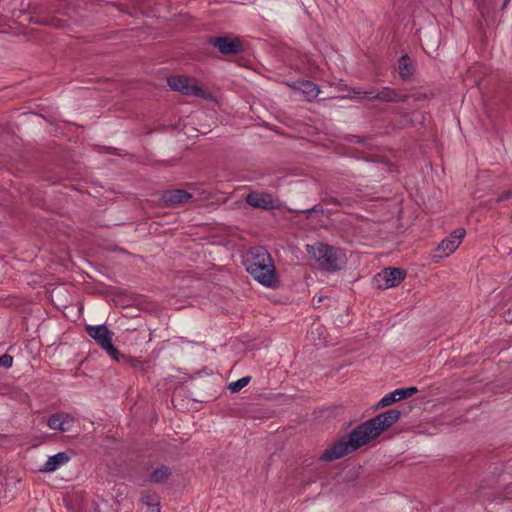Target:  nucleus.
Wrapping results in <instances>:
<instances>
[{"instance_id":"obj_1","label":"nucleus","mask_w":512,"mask_h":512,"mask_svg":"<svg viewBox=\"0 0 512 512\" xmlns=\"http://www.w3.org/2000/svg\"><path fill=\"white\" fill-rule=\"evenodd\" d=\"M401 416L397 409H390L354 428L346 438L326 449L320 459L333 461L342 458L377 438L395 424Z\"/></svg>"},{"instance_id":"obj_2","label":"nucleus","mask_w":512,"mask_h":512,"mask_svg":"<svg viewBox=\"0 0 512 512\" xmlns=\"http://www.w3.org/2000/svg\"><path fill=\"white\" fill-rule=\"evenodd\" d=\"M247 272L261 285L276 288L279 280L274 261L264 247L251 248L244 259Z\"/></svg>"},{"instance_id":"obj_3","label":"nucleus","mask_w":512,"mask_h":512,"mask_svg":"<svg viewBox=\"0 0 512 512\" xmlns=\"http://www.w3.org/2000/svg\"><path fill=\"white\" fill-rule=\"evenodd\" d=\"M307 253L327 271H337L346 263V256L339 248L317 242L306 246Z\"/></svg>"},{"instance_id":"obj_4","label":"nucleus","mask_w":512,"mask_h":512,"mask_svg":"<svg viewBox=\"0 0 512 512\" xmlns=\"http://www.w3.org/2000/svg\"><path fill=\"white\" fill-rule=\"evenodd\" d=\"M87 334L115 360H118L119 351L112 343L113 332L104 324L87 325Z\"/></svg>"},{"instance_id":"obj_5","label":"nucleus","mask_w":512,"mask_h":512,"mask_svg":"<svg viewBox=\"0 0 512 512\" xmlns=\"http://www.w3.org/2000/svg\"><path fill=\"white\" fill-rule=\"evenodd\" d=\"M168 86L173 90L187 96L205 98L206 94L198 81L184 75H174L167 79Z\"/></svg>"},{"instance_id":"obj_6","label":"nucleus","mask_w":512,"mask_h":512,"mask_svg":"<svg viewBox=\"0 0 512 512\" xmlns=\"http://www.w3.org/2000/svg\"><path fill=\"white\" fill-rule=\"evenodd\" d=\"M168 86L173 90L187 96L205 98L206 94L198 81L184 75H174L167 79Z\"/></svg>"},{"instance_id":"obj_7","label":"nucleus","mask_w":512,"mask_h":512,"mask_svg":"<svg viewBox=\"0 0 512 512\" xmlns=\"http://www.w3.org/2000/svg\"><path fill=\"white\" fill-rule=\"evenodd\" d=\"M351 92L357 95H363V98L373 101L378 100L387 103L404 102L407 99V95L398 93L391 87H382L381 89H371L368 91H361L358 88L351 89Z\"/></svg>"},{"instance_id":"obj_8","label":"nucleus","mask_w":512,"mask_h":512,"mask_svg":"<svg viewBox=\"0 0 512 512\" xmlns=\"http://www.w3.org/2000/svg\"><path fill=\"white\" fill-rule=\"evenodd\" d=\"M208 43L216 47L224 55H233L243 51V42L239 37H210Z\"/></svg>"},{"instance_id":"obj_9","label":"nucleus","mask_w":512,"mask_h":512,"mask_svg":"<svg viewBox=\"0 0 512 512\" xmlns=\"http://www.w3.org/2000/svg\"><path fill=\"white\" fill-rule=\"evenodd\" d=\"M405 276L406 273L401 268H385L374 277V282L379 289H388L397 286Z\"/></svg>"},{"instance_id":"obj_10","label":"nucleus","mask_w":512,"mask_h":512,"mask_svg":"<svg viewBox=\"0 0 512 512\" xmlns=\"http://www.w3.org/2000/svg\"><path fill=\"white\" fill-rule=\"evenodd\" d=\"M466 231L464 228L455 229L447 238L441 241L437 247L439 257H448L452 254L462 242Z\"/></svg>"},{"instance_id":"obj_11","label":"nucleus","mask_w":512,"mask_h":512,"mask_svg":"<svg viewBox=\"0 0 512 512\" xmlns=\"http://www.w3.org/2000/svg\"><path fill=\"white\" fill-rule=\"evenodd\" d=\"M74 423V418L68 413L57 412L47 419V426L56 431H69Z\"/></svg>"},{"instance_id":"obj_12","label":"nucleus","mask_w":512,"mask_h":512,"mask_svg":"<svg viewBox=\"0 0 512 512\" xmlns=\"http://www.w3.org/2000/svg\"><path fill=\"white\" fill-rule=\"evenodd\" d=\"M418 392L416 387H405L396 389L386 394L377 404V407H386L397 401L413 396Z\"/></svg>"},{"instance_id":"obj_13","label":"nucleus","mask_w":512,"mask_h":512,"mask_svg":"<svg viewBox=\"0 0 512 512\" xmlns=\"http://www.w3.org/2000/svg\"><path fill=\"white\" fill-rule=\"evenodd\" d=\"M246 202L254 208L270 209L273 207V199L267 193L251 192L246 196Z\"/></svg>"},{"instance_id":"obj_14","label":"nucleus","mask_w":512,"mask_h":512,"mask_svg":"<svg viewBox=\"0 0 512 512\" xmlns=\"http://www.w3.org/2000/svg\"><path fill=\"white\" fill-rule=\"evenodd\" d=\"M69 456L65 452H59L55 455H52L45 462L43 467L40 469L42 472H54L59 469L61 466L65 465L69 461Z\"/></svg>"},{"instance_id":"obj_15","label":"nucleus","mask_w":512,"mask_h":512,"mask_svg":"<svg viewBox=\"0 0 512 512\" xmlns=\"http://www.w3.org/2000/svg\"><path fill=\"white\" fill-rule=\"evenodd\" d=\"M192 195L188 193L186 190L175 189L165 191L163 194V200L165 203L170 205H178L187 202Z\"/></svg>"},{"instance_id":"obj_16","label":"nucleus","mask_w":512,"mask_h":512,"mask_svg":"<svg viewBox=\"0 0 512 512\" xmlns=\"http://www.w3.org/2000/svg\"><path fill=\"white\" fill-rule=\"evenodd\" d=\"M298 90L301 91V93L308 101H312L320 93L319 86L312 81L299 82Z\"/></svg>"},{"instance_id":"obj_17","label":"nucleus","mask_w":512,"mask_h":512,"mask_svg":"<svg viewBox=\"0 0 512 512\" xmlns=\"http://www.w3.org/2000/svg\"><path fill=\"white\" fill-rule=\"evenodd\" d=\"M414 72V66L407 55H403L399 60V75L402 79H407Z\"/></svg>"},{"instance_id":"obj_18","label":"nucleus","mask_w":512,"mask_h":512,"mask_svg":"<svg viewBox=\"0 0 512 512\" xmlns=\"http://www.w3.org/2000/svg\"><path fill=\"white\" fill-rule=\"evenodd\" d=\"M170 476V470L166 466H161L154 470L149 476V481L152 483H163Z\"/></svg>"},{"instance_id":"obj_19","label":"nucleus","mask_w":512,"mask_h":512,"mask_svg":"<svg viewBox=\"0 0 512 512\" xmlns=\"http://www.w3.org/2000/svg\"><path fill=\"white\" fill-rule=\"evenodd\" d=\"M140 500L144 505L151 507V512H160L159 500L156 494L143 492Z\"/></svg>"},{"instance_id":"obj_20","label":"nucleus","mask_w":512,"mask_h":512,"mask_svg":"<svg viewBox=\"0 0 512 512\" xmlns=\"http://www.w3.org/2000/svg\"><path fill=\"white\" fill-rule=\"evenodd\" d=\"M251 381V377L250 376H245V377H242L236 381H233L231 382L229 385H228V389L232 392V393H237L239 392L240 390H242L245 386H247Z\"/></svg>"},{"instance_id":"obj_21","label":"nucleus","mask_w":512,"mask_h":512,"mask_svg":"<svg viewBox=\"0 0 512 512\" xmlns=\"http://www.w3.org/2000/svg\"><path fill=\"white\" fill-rule=\"evenodd\" d=\"M13 364V357L9 354L0 356V366L4 368H10Z\"/></svg>"},{"instance_id":"obj_22","label":"nucleus","mask_w":512,"mask_h":512,"mask_svg":"<svg viewBox=\"0 0 512 512\" xmlns=\"http://www.w3.org/2000/svg\"><path fill=\"white\" fill-rule=\"evenodd\" d=\"M129 364L132 368H134L136 370L143 371L145 369V362H143L139 359H136V358H131L129 360Z\"/></svg>"},{"instance_id":"obj_23","label":"nucleus","mask_w":512,"mask_h":512,"mask_svg":"<svg viewBox=\"0 0 512 512\" xmlns=\"http://www.w3.org/2000/svg\"><path fill=\"white\" fill-rule=\"evenodd\" d=\"M509 199H512V192L511 191H506V192H503L496 200V202H502V201H506V200H509Z\"/></svg>"},{"instance_id":"obj_24","label":"nucleus","mask_w":512,"mask_h":512,"mask_svg":"<svg viewBox=\"0 0 512 512\" xmlns=\"http://www.w3.org/2000/svg\"><path fill=\"white\" fill-rule=\"evenodd\" d=\"M325 202L329 203V204H334V205H341L342 204L337 198H334V197H331V198L327 199Z\"/></svg>"},{"instance_id":"obj_25","label":"nucleus","mask_w":512,"mask_h":512,"mask_svg":"<svg viewBox=\"0 0 512 512\" xmlns=\"http://www.w3.org/2000/svg\"><path fill=\"white\" fill-rule=\"evenodd\" d=\"M350 141H355V142H363V140H360L357 136H352Z\"/></svg>"},{"instance_id":"obj_26","label":"nucleus","mask_w":512,"mask_h":512,"mask_svg":"<svg viewBox=\"0 0 512 512\" xmlns=\"http://www.w3.org/2000/svg\"><path fill=\"white\" fill-rule=\"evenodd\" d=\"M510 2V0H504V3H503V9L508 5V3Z\"/></svg>"},{"instance_id":"obj_27","label":"nucleus","mask_w":512,"mask_h":512,"mask_svg":"<svg viewBox=\"0 0 512 512\" xmlns=\"http://www.w3.org/2000/svg\"><path fill=\"white\" fill-rule=\"evenodd\" d=\"M315 211H316V207H313V208L307 210L308 213L315 212Z\"/></svg>"},{"instance_id":"obj_28","label":"nucleus","mask_w":512,"mask_h":512,"mask_svg":"<svg viewBox=\"0 0 512 512\" xmlns=\"http://www.w3.org/2000/svg\"><path fill=\"white\" fill-rule=\"evenodd\" d=\"M53 25L56 26V27H62L63 26L61 24H55V23H53Z\"/></svg>"}]
</instances>
